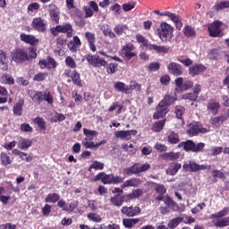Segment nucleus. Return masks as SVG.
Listing matches in <instances>:
<instances>
[{
  "mask_svg": "<svg viewBox=\"0 0 229 229\" xmlns=\"http://www.w3.org/2000/svg\"><path fill=\"white\" fill-rule=\"evenodd\" d=\"M88 62L89 65H91L92 67H106V72L108 74H115L119 71V64L117 63H111L108 64V62L105 60V58L98 55H85L82 57V62Z\"/></svg>",
  "mask_w": 229,
  "mask_h": 229,
  "instance_id": "f257e3e1",
  "label": "nucleus"
},
{
  "mask_svg": "<svg viewBox=\"0 0 229 229\" xmlns=\"http://www.w3.org/2000/svg\"><path fill=\"white\" fill-rule=\"evenodd\" d=\"M46 203H57V207L62 208L64 212H74V209L78 207V200H72L69 204L64 199H60V194L49 193L46 199Z\"/></svg>",
  "mask_w": 229,
  "mask_h": 229,
  "instance_id": "f03ea898",
  "label": "nucleus"
},
{
  "mask_svg": "<svg viewBox=\"0 0 229 229\" xmlns=\"http://www.w3.org/2000/svg\"><path fill=\"white\" fill-rule=\"evenodd\" d=\"M83 133L86 136V138L82 140V146L86 149H94V151H97L99 146H103V144H106L107 142L106 140H102L98 143H94V141H92V138L90 137H98V131H90L89 129H83Z\"/></svg>",
  "mask_w": 229,
  "mask_h": 229,
  "instance_id": "7ed1b4c3",
  "label": "nucleus"
},
{
  "mask_svg": "<svg viewBox=\"0 0 229 229\" xmlns=\"http://www.w3.org/2000/svg\"><path fill=\"white\" fill-rule=\"evenodd\" d=\"M178 148H182L184 151H191V153H201L205 149V143H195L192 140H187L186 141L180 142Z\"/></svg>",
  "mask_w": 229,
  "mask_h": 229,
  "instance_id": "20e7f679",
  "label": "nucleus"
},
{
  "mask_svg": "<svg viewBox=\"0 0 229 229\" xmlns=\"http://www.w3.org/2000/svg\"><path fill=\"white\" fill-rule=\"evenodd\" d=\"M154 13H156V15H159L160 17H168V19L174 22L176 30H182V28H183L182 17L176 13H171L169 11L160 12L158 10H155Z\"/></svg>",
  "mask_w": 229,
  "mask_h": 229,
  "instance_id": "39448f33",
  "label": "nucleus"
},
{
  "mask_svg": "<svg viewBox=\"0 0 229 229\" xmlns=\"http://www.w3.org/2000/svg\"><path fill=\"white\" fill-rule=\"evenodd\" d=\"M209 130L204 128L201 124V122H192L189 124V129L186 131V133L190 137H196L199 133H208Z\"/></svg>",
  "mask_w": 229,
  "mask_h": 229,
  "instance_id": "423d86ee",
  "label": "nucleus"
},
{
  "mask_svg": "<svg viewBox=\"0 0 229 229\" xmlns=\"http://www.w3.org/2000/svg\"><path fill=\"white\" fill-rule=\"evenodd\" d=\"M12 59L16 64H24L30 60L28 50L24 48H16L12 52Z\"/></svg>",
  "mask_w": 229,
  "mask_h": 229,
  "instance_id": "0eeeda50",
  "label": "nucleus"
},
{
  "mask_svg": "<svg viewBox=\"0 0 229 229\" xmlns=\"http://www.w3.org/2000/svg\"><path fill=\"white\" fill-rule=\"evenodd\" d=\"M184 171H190V173H198V171H210L212 169L211 165H199L194 161H189L182 165Z\"/></svg>",
  "mask_w": 229,
  "mask_h": 229,
  "instance_id": "6e6552de",
  "label": "nucleus"
},
{
  "mask_svg": "<svg viewBox=\"0 0 229 229\" xmlns=\"http://www.w3.org/2000/svg\"><path fill=\"white\" fill-rule=\"evenodd\" d=\"M164 203H165V205H166V207L170 208V210L172 212H184L185 211V205H183V204L178 205V203H176L173 199V198H171L169 195H166L165 197Z\"/></svg>",
  "mask_w": 229,
  "mask_h": 229,
  "instance_id": "1a4fd4ad",
  "label": "nucleus"
},
{
  "mask_svg": "<svg viewBox=\"0 0 229 229\" xmlns=\"http://www.w3.org/2000/svg\"><path fill=\"white\" fill-rule=\"evenodd\" d=\"M133 51H135V45H133V43H127L122 47L120 54L123 58L131 60V58L137 56V53Z\"/></svg>",
  "mask_w": 229,
  "mask_h": 229,
  "instance_id": "9d476101",
  "label": "nucleus"
},
{
  "mask_svg": "<svg viewBox=\"0 0 229 229\" xmlns=\"http://www.w3.org/2000/svg\"><path fill=\"white\" fill-rule=\"evenodd\" d=\"M206 106L208 114H212L213 115H217L219 110H221V104L216 98L208 99Z\"/></svg>",
  "mask_w": 229,
  "mask_h": 229,
  "instance_id": "9b49d317",
  "label": "nucleus"
},
{
  "mask_svg": "<svg viewBox=\"0 0 229 229\" xmlns=\"http://www.w3.org/2000/svg\"><path fill=\"white\" fill-rule=\"evenodd\" d=\"M169 114V107L161 101L156 106V112L153 114V119H164Z\"/></svg>",
  "mask_w": 229,
  "mask_h": 229,
  "instance_id": "f8f14e48",
  "label": "nucleus"
},
{
  "mask_svg": "<svg viewBox=\"0 0 229 229\" xmlns=\"http://www.w3.org/2000/svg\"><path fill=\"white\" fill-rule=\"evenodd\" d=\"M121 214H123V216H126V217H135V216H139V214H140V208L137 206H123L121 208Z\"/></svg>",
  "mask_w": 229,
  "mask_h": 229,
  "instance_id": "ddd939ff",
  "label": "nucleus"
},
{
  "mask_svg": "<svg viewBox=\"0 0 229 229\" xmlns=\"http://www.w3.org/2000/svg\"><path fill=\"white\" fill-rule=\"evenodd\" d=\"M38 64L41 69H56V66L58 65L55 58L49 55L47 57V59L39 60Z\"/></svg>",
  "mask_w": 229,
  "mask_h": 229,
  "instance_id": "4468645a",
  "label": "nucleus"
},
{
  "mask_svg": "<svg viewBox=\"0 0 229 229\" xmlns=\"http://www.w3.org/2000/svg\"><path fill=\"white\" fill-rule=\"evenodd\" d=\"M137 133V130L118 131L114 132V136L122 140H131V135L135 136Z\"/></svg>",
  "mask_w": 229,
  "mask_h": 229,
  "instance_id": "2eb2a0df",
  "label": "nucleus"
},
{
  "mask_svg": "<svg viewBox=\"0 0 229 229\" xmlns=\"http://www.w3.org/2000/svg\"><path fill=\"white\" fill-rule=\"evenodd\" d=\"M167 69L170 74H173V76H182V74H183V69L182 68V64L178 63H170L167 65Z\"/></svg>",
  "mask_w": 229,
  "mask_h": 229,
  "instance_id": "dca6fc26",
  "label": "nucleus"
},
{
  "mask_svg": "<svg viewBox=\"0 0 229 229\" xmlns=\"http://www.w3.org/2000/svg\"><path fill=\"white\" fill-rule=\"evenodd\" d=\"M205 71H207V66L203 65L202 64H198L189 68V74L194 77L201 74V72H205Z\"/></svg>",
  "mask_w": 229,
  "mask_h": 229,
  "instance_id": "f3484780",
  "label": "nucleus"
},
{
  "mask_svg": "<svg viewBox=\"0 0 229 229\" xmlns=\"http://www.w3.org/2000/svg\"><path fill=\"white\" fill-rule=\"evenodd\" d=\"M20 38L21 42H25V44H30L32 47L38 45V38H35V36L33 35L22 33L21 34Z\"/></svg>",
  "mask_w": 229,
  "mask_h": 229,
  "instance_id": "a211bd4d",
  "label": "nucleus"
},
{
  "mask_svg": "<svg viewBox=\"0 0 229 229\" xmlns=\"http://www.w3.org/2000/svg\"><path fill=\"white\" fill-rule=\"evenodd\" d=\"M142 185V181L139 178H131L125 181L122 185V189H126L128 187H140Z\"/></svg>",
  "mask_w": 229,
  "mask_h": 229,
  "instance_id": "6ab92c4d",
  "label": "nucleus"
},
{
  "mask_svg": "<svg viewBox=\"0 0 229 229\" xmlns=\"http://www.w3.org/2000/svg\"><path fill=\"white\" fill-rule=\"evenodd\" d=\"M85 37L88 40V44L89 46L90 51H92L93 53H96L98 49L96 47V35H94V33L88 31L85 33Z\"/></svg>",
  "mask_w": 229,
  "mask_h": 229,
  "instance_id": "aec40b11",
  "label": "nucleus"
},
{
  "mask_svg": "<svg viewBox=\"0 0 229 229\" xmlns=\"http://www.w3.org/2000/svg\"><path fill=\"white\" fill-rule=\"evenodd\" d=\"M0 162L1 165H4V167L10 169V165H12L13 158L10 157V155H8L6 152H1Z\"/></svg>",
  "mask_w": 229,
  "mask_h": 229,
  "instance_id": "412c9836",
  "label": "nucleus"
},
{
  "mask_svg": "<svg viewBox=\"0 0 229 229\" xmlns=\"http://www.w3.org/2000/svg\"><path fill=\"white\" fill-rule=\"evenodd\" d=\"M67 46L72 53H76V51H78V47L81 46V40H80V38L78 36H75L73 37V39L67 44Z\"/></svg>",
  "mask_w": 229,
  "mask_h": 229,
  "instance_id": "4be33fe9",
  "label": "nucleus"
},
{
  "mask_svg": "<svg viewBox=\"0 0 229 229\" xmlns=\"http://www.w3.org/2000/svg\"><path fill=\"white\" fill-rule=\"evenodd\" d=\"M170 49L171 48L169 47L151 44L148 48V51H156V53H158V54L162 53L163 55H167V53H169Z\"/></svg>",
  "mask_w": 229,
  "mask_h": 229,
  "instance_id": "5701e85b",
  "label": "nucleus"
},
{
  "mask_svg": "<svg viewBox=\"0 0 229 229\" xmlns=\"http://www.w3.org/2000/svg\"><path fill=\"white\" fill-rule=\"evenodd\" d=\"M23 106H24V98H21L18 102H16L13 107V115H17L18 117H21V115H22Z\"/></svg>",
  "mask_w": 229,
  "mask_h": 229,
  "instance_id": "b1692460",
  "label": "nucleus"
},
{
  "mask_svg": "<svg viewBox=\"0 0 229 229\" xmlns=\"http://www.w3.org/2000/svg\"><path fill=\"white\" fill-rule=\"evenodd\" d=\"M114 89L117 92H123V94H130V88L129 86H126V83L123 81H116L114 83Z\"/></svg>",
  "mask_w": 229,
  "mask_h": 229,
  "instance_id": "393cba45",
  "label": "nucleus"
},
{
  "mask_svg": "<svg viewBox=\"0 0 229 229\" xmlns=\"http://www.w3.org/2000/svg\"><path fill=\"white\" fill-rule=\"evenodd\" d=\"M178 101V96H171L169 94L165 95L161 102L165 105L168 108L171 105H174Z\"/></svg>",
  "mask_w": 229,
  "mask_h": 229,
  "instance_id": "a878e982",
  "label": "nucleus"
},
{
  "mask_svg": "<svg viewBox=\"0 0 229 229\" xmlns=\"http://www.w3.org/2000/svg\"><path fill=\"white\" fill-rule=\"evenodd\" d=\"M158 35L162 42H167L173 38V30H158Z\"/></svg>",
  "mask_w": 229,
  "mask_h": 229,
  "instance_id": "bb28decb",
  "label": "nucleus"
},
{
  "mask_svg": "<svg viewBox=\"0 0 229 229\" xmlns=\"http://www.w3.org/2000/svg\"><path fill=\"white\" fill-rule=\"evenodd\" d=\"M166 139L168 144H180V135L174 131L168 132Z\"/></svg>",
  "mask_w": 229,
  "mask_h": 229,
  "instance_id": "cd10ccee",
  "label": "nucleus"
},
{
  "mask_svg": "<svg viewBox=\"0 0 229 229\" xmlns=\"http://www.w3.org/2000/svg\"><path fill=\"white\" fill-rule=\"evenodd\" d=\"M48 11H49L51 19H53L55 22H58V21H60V16L58 15L59 14L58 7H56V5L55 4H49Z\"/></svg>",
  "mask_w": 229,
  "mask_h": 229,
  "instance_id": "c85d7f7f",
  "label": "nucleus"
},
{
  "mask_svg": "<svg viewBox=\"0 0 229 229\" xmlns=\"http://www.w3.org/2000/svg\"><path fill=\"white\" fill-rule=\"evenodd\" d=\"M32 28H34V30H46V21L40 17L34 18L32 21Z\"/></svg>",
  "mask_w": 229,
  "mask_h": 229,
  "instance_id": "c756f323",
  "label": "nucleus"
},
{
  "mask_svg": "<svg viewBox=\"0 0 229 229\" xmlns=\"http://www.w3.org/2000/svg\"><path fill=\"white\" fill-rule=\"evenodd\" d=\"M180 169H182V164L171 163L166 169V174H170V176H174V174H176Z\"/></svg>",
  "mask_w": 229,
  "mask_h": 229,
  "instance_id": "7c9ffc66",
  "label": "nucleus"
},
{
  "mask_svg": "<svg viewBox=\"0 0 229 229\" xmlns=\"http://www.w3.org/2000/svg\"><path fill=\"white\" fill-rule=\"evenodd\" d=\"M138 223H140V218H123V225L125 228H133V226H135V225H137Z\"/></svg>",
  "mask_w": 229,
  "mask_h": 229,
  "instance_id": "2f4dec72",
  "label": "nucleus"
},
{
  "mask_svg": "<svg viewBox=\"0 0 229 229\" xmlns=\"http://www.w3.org/2000/svg\"><path fill=\"white\" fill-rule=\"evenodd\" d=\"M139 165L140 164L135 163L133 165L127 167L123 170L124 174L127 176H131L133 174H139Z\"/></svg>",
  "mask_w": 229,
  "mask_h": 229,
  "instance_id": "473e14b6",
  "label": "nucleus"
},
{
  "mask_svg": "<svg viewBox=\"0 0 229 229\" xmlns=\"http://www.w3.org/2000/svg\"><path fill=\"white\" fill-rule=\"evenodd\" d=\"M183 216H177L175 218H173L172 220H170L167 224V227L169 229H175L178 228V226L180 225L181 223H183Z\"/></svg>",
  "mask_w": 229,
  "mask_h": 229,
  "instance_id": "72a5a7b5",
  "label": "nucleus"
},
{
  "mask_svg": "<svg viewBox=\"0 0 229 229\" xmlns=\"http://www.w3.org/2000/svg\"><path fill=\"white\" fill-rule=\"evenodd\" d=\"M111 205L113 207H117L118 208H121L123 207V199L121 197V194H114L113 197L109 199Z\"/></svg>",
  "mask_w": 229,
  "mask_h": 229,
  "instance_id": "f704fd0d",
  "label": "nucleus"
},
{
  "mask_svg": "<svg viewBox=\"0 0 229 229\" xmlns=\"http://www.w3.org/2000/svg\"><path fill=\"white\" fill-rule=\"evenodd\" d=\"M71 78L73 85H77V87H83V82L81 81L80 72H78L76 70L72 72Z\"/></svg>",
  "mask_w": 229,
  "mask_h": 229,
  "instance_id": "c9c22d12",
  "label": "nucleus"
},
{
  "mask_svg": "<svg viewBox=\"0 0 229 229\" xmlns=\"http://www.w3.org/2000/svg\"><path fill=\"white\" fill-rule=\"evenodd\" d=\"M30 98H31L32 101H34V103H38V105H40V103L43 102L44 92H42V91L31 92Z\"/></svg>",
  "mask_w": 229,
  "mask_h": 229,
  "instance_id": "e433bc0d",
  "label": "nucleus"
},
{
  "mask_svg": "<svg viewBox=\"0 0 229 229\" xmlns=\"http://www.w3.org/2000/svg\"><path fill=\"white\" fill-rule=\"evenodd\" d=\"M167 119L164 118L163 120L156 122L152 126V131L160 132L164 130Z\"/></svg>",
  "mask_w": 229,
  "mask_h": 229,
  "instance_id": "4c0bfd02",
  "label": "nucleus"
},
{
  "mask_svg": "<svg viewBox=\"0 0 229 229\" xmlns=\"http://www.w3.org/2000/svg\"><path fill=\"white\" fill-rule=\"evenodd\" d=\"M92 169H95V171H103L105 169V164L95 160L88 168L89 173H91Z\"/></svg>",
  "mask_w": 229,
  "mask_h": 229,
  "instance_id": "58836bf2",
  "label": "nucleus"
},
{
  "mask_svg": "<svg viewBox=\"0 0 229 229\" xmlns=\"http://www.w3.org/2000/svg\"><path fill=\"white\" fill-rule=\"evenodd\" d=\"M229 208H224L222 210L218 211L216 214H211L209 216V219H219L221 217H225V216H228Z\"/></svg>",
  "mask_w": 229,
  "mask_h": 229,
  "instance_id": "ea45409f",
  "label": "nucleus"
},
{
  "mask_svg": "<svg viewBox=\"0 0 229 229\" xmlns=\"http://www.w3.org/2000/svg\"><path fill=\"white\" fill-rule=\"evenodd\" d=\"M180 158V153L178 152H166L163 154V159L164 160H178Z\"/></svg>",
  "mask_w": 229,
  "mask_h": 229,
  "instance_id": "a19ab883",
  "label": "nucleus"
},
{
  "mask_svg": "<svg viewBox=\"0 0 229 229\" xmlns=\"http://www.w3.org/2000/svg\"><path fill=\"white\" fill-rule=\"evenodd\" d=\"M136 41L139 44H142L146 49H149L151 43H149V40H148L146 38H144L141 34L136 35Z\"/></svg>",
  "mask_w": 229,
  "mask_h": 229,
  "instance_id": "79ce46f5",
  "label": "nucleus"
},
{
  "mask_svg": "<svg viewBox=\"0 0 229 229\" xmlns=\"http://www.w3.org/2000/svg\"><path fill=\"white\" fill-rule=\"evenodd\" d=\"M1 80L5 85H15V79L8 73L2 74Z\"/></svg>",
  "mask_w": 229,
  "mask_h": 229,
  "instance_id": "37998d69",
  "label": "nucleus"
},
{
  "mask_svg": "<svg viewBox=\"0 0 229 229\" xmlns=\"http://www.w3.org/2000/svg\"><path fill=\"white\" fill-rule=\"evenodd\" d=\"M2 96H8V89L3 86H0V105H4V103L8 102V97Z\"/></svg>",
  "mask_w": 229,
  "mask_h": 229,
  "instance_id": "c03bdc74",
  "label": "nucleus"
},
{
  "mask_svg": "<svg viewBox=\"0 0 229 229\" xmlns=\"http://www.w3.org/2000/svg\"><path fill=\"white\" fill-rule=\"evenodd\" d=\"M40 8V4L38 3H32L28 5V14L33 15V13H37Z\"/></svg>",
  "mask_w": 229,
  "mask_h": 229,
  "instance_id": "a18cd8bd",
  "label": "nucleus"
},
{
  "mask_svg": "<svg viewBox=\"0 0 229 229\" xmlns=\"http://www.w3.org/2000/svg\"><path fill=\"white\" fill-rule=\"evenodd\" d=\"M35 124L41 130V131H46V121L42 117H36L34 119Z\"/></svg>",
  "mask_w": 229,
  "mask_h": 229,
  "instance_id": "49530a36",
  "label": "nucleus"
},
{
  "mask_svg": "<svg viewBox=\"0 0 229 229\" xmlns=\"http://www.w3.org/2000/svg\"><path fill=\"white\" fill-rule=\"evenodd\" d=\"M88 219H89V221H93V223H101V221H103V218H101V216L98 213L88 214Z\"/></svg>",
  "mask_w": 229,
  "mask_h": 229,
  "instance_id": "de8ad7c7",
  "label": "nucleus"
},
{
  "mask_svg": "<svg viewBox=\"0 0 229 229\" xmlns=\"http://www.w3.org/2000/svg\"><path fill=\"white\" fill-rule=\"evenodd\" d=\"M31 146V140L28 139H23L21 141H19L18 148L20 149H28Z\"/></svg>",
  "mask_w": 229,
  "mask_h": 229,
  "instance_id": "09e8293b",
  "label": "nucleus"
},
{
  "mask_svg": "<svg viewBox=\"0 0 229 229\" xmlns=\"http://www.w3.org/2000/svg\"><path fill=\"white\" fill-rule=\"evenodd\" d=\"M153 185L156 187V191L157 194H160L161 196H164L167 192V190H165V186L164 184H157V182H152Z\"/></svg>",
  "mask_w": 229,
  "mask_h": 229,
  "instance_id": "8fccbe9b",
  "label": "nucleus"
},
{
  "mask_svg": "<svg viewBox=\"0 0 229 229\" xmlns=\"http://www.w3.org/2000/svg\"><path fill=\"white\" fill-rule=\"evenodd\" d=\"M135 90L136 92L142 91V85L139 84V82H134L133 84L129 86V94H131Z\"/></svg>",
  "mask_w": 229,
  "mask_h": 229,
  "instance_id": "3c124183",
  "label": "nucleus"
},
{
  "mask_svg": "<svg viewBox=\"0 0 229 229\" xmlns=\"http://www.w3.org/2000/svg\"><path fill=\"white\" fill-rule=\"evenodd\" d=\"M219 49L213 48L209 51L208 56L210 60H217L220 56Z\"/></svg>",
  "mask_w": 229,
  "mask_h": 229,
  "instance_id": "603ef678",
  "label": "nucleus"
},
{
  "mask_svg": "<svg viewBox=\"0 0 229 229\" xmlns=\"http://www.w3.org/2000/svg\"><path fill=\"white\" fill-rule=\"evenodd\" d=\"M64 62L67 67H70V69H76V61H74L71 55L67 56Z\"/></svg>",
  "mask_w": 229,
  "mask_h": 229,
  "instance_id": "864d4df0",
  "label": "nucleus"
},
{
  "mask_svg": "<svg viewBox=\"0 0 229 229\" xmlns=\"http://www.w3.org/2000/svg\"><path fill=\"white\" fill-rule=\"evenodd\" d=\"M225 8H229L228 1H223L214 5V10H216V12H219V10H225Z\"/></svg>",
  "mask_w": 229,
  "mask_h": 229,
  "instance_id": "5fc2aeb1",
  "label": "nucleus"
},
{
  "mask_svg": "<svg viewBox=\"0 0 229 229\" xmlns=\"http://www.w3.org/2000/svg\"><path fill=\"white\" fill-rule=\"evenodd\" d=\"M174 112L177 119H182V115L185 114V107L182 106H176Z\"/></svg>",
  "mask_w": 229,
  "mask_h": 229,
  "instance_id": "6e6d98bb",
  "label": "nucleus"
},
{
  "mask_svg": "<svg viewBox=\"0 0 229 229\" xmlns=\"http://www.w3.org/2000/svg\"><path fill=\"white\" fill-rule=\"evenodd\" d=\"M20 130L25 133H31L33 131V127H31L28 123H24L21 124Z\"/></svg>",
  "mask_w": 229,
  "mask_h": 229,
  "instance_id": "4d7b16f0",
  "label": "nucleus"
},
{
  "mask_svg": "<svg viewBox=\"0 0 229 229\" xmlns=\"http://www.w3.org/2000/svg\"><path fill=\"white\" fill-rule=\"evenodd\" d=\"M43 101H47L48 105H53V95H51V91H45L43 93Z\"/></svg>",
  "mask_w": 229,
  "mask_h": 229,
  "instance_id": "13d9d810",
  "label": "nucleus"
},
{
  "mask_svg": "<svg viewBox=\"0 0 229 229\" xmlns=\"http://www.w3.org/2000/svg\"><path fill=\"white\" fill-rule=\"evenodd\" d=\"M121 197L123 205L124 203H131V201H133V197L131 196V193L121 194Z\"/></svg>",
  "mask_w": 229,
  "mask_h": 229,
  "instance_id": "bf43d9fd",
  "label": "nucleus"
},
{
  "mask_svg": "<svg viewBox=\"0 0 229 229\" xmlns=\"http://www.w3.org/2000/svg\"><path fill=\"white\" fill-rule=\"evenodd\" d=\"M221 26H223V21L217 20L210 23L208 30H219L221 29Z\"/></svg>",
  "mask_w": 229,
  "mask_h": 229,
  "instance_id": "052dcab7",
  "label": "nucleus"
},
{
  "mask_svg": "<svg viewBox=\"0 0 229 229\" xmlns=\"http://www.w3.org/2000/svg\"><path fill=\"white\" fill-rule=\"evenodd\" d=\"M51 205L49 204H46L42 208H41V214L42 216H44L45 217H47L49 216V214H51Z\"/></svg>",
  "mask_w": 229,
  "mask_h": 229,
  "instance_id": "680f3d73",
  "label": "nucleus"
},
{
  "mask_svg": "<svg viewBox=\"0 0 229 229\" xmlns=\"http://www.w3.org/2000/svg\"><path fill=\"white\" fill-rule=\"evenodd\" d=\"M143 194H144V191L141 189H136L131 192V195L132 196V199H139V198H140V196H142Z\"/></svg>",
  "mask_w": 229,
  "mask_h": 229,
  "instance_id": "e2e57ef3",
  "label": "nucleus"
},
{
  "mask_svg": "<svg viewBox=\"0 0 229 229\" xmlns=\"http://www.w3.org/2000/svg\"><path fill=\"white\" fill-rule=\"evenodd\" d=\"M46 78H47V73H46V72H39V73H37L33 77V81H44V80H46Z\"/></svg>",
  "mask_w": 229,
  "mask_h": 229,
  "instance_id": "0e129e2a",
  "label": "nucleus"
},
{
  "mask_svg": "<svg viewBox=\"0 0 229 229\" xmlns=\"http://www.w3.org/2000/svg\"><path fill=\"white\" fill-rule=\"evenodd\" d=\"M148 69L150 71V72H155L160 69V63H150Z\"/></svg>",
  "mask_w": 229,
  "mask_h": 229,
  "instance_id": "69168bd1",
  "label": "nucleus"
},
{
  "mask_svg": "<svg viewBox=\"0 0 229 229\" xmlns=\"http://www.w3.org/2000/svg\"><path fill=\"white\" fill-rule=\"evenodd\" d=\"M209 35L213 38L223 37L225 34L221 30H209Z\"/></svg>",
  "mask_w": 229,
  "mask_h": 229,
  "instance_id": "338daca9",
  "label": "nucleus"
},
{
  "mask_svg": "<svg viewBox=\"0 0 229 229\" xmlns=\"http://www.w3.org/2000/svg\"><path fill=\"white\" fill-rule=\"evenodd\" d=\"M29 60H31V58H37V47H29Z\"/></svg>",
  "mask_w": 229,
  "mask_h": 229,
  "instance_id": "774afa93",
  "label": "nucleus"
}]
</instances>
